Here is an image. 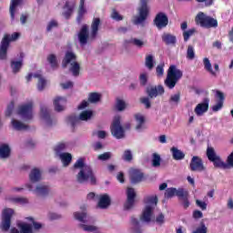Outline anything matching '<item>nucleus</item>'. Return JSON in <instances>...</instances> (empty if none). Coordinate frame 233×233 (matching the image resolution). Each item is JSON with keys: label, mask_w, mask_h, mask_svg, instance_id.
<instances>
[{"label": "nucleus", "mask_w": 233, "mask_h": 233, "mask_svg": "<svg viewBox=\"0 0 233 233\" xmlns=\"http://www.w3.org/2000/svg\"><path fill=\"white\" fill-rule=\"evenodd\" d=\"M101 26V18L94 17L91 23V32L88 30V25L84 24L77 33V37L81 46L88 44V41H96L99 27Z\"/></svg>", "instance_id": "obj_1"}, {"label": "nucleus", "mask_w": 233, "mask_h": 233, "mask_svg": "<svg viewBox=\"0 0 233 233\" xmlns=\"http://www.w3.org/2000/svg\"><path fill=\"white\" fill-rule=\"evenodd\" d=\"M74 168H81L76 176V181L78 183H86L89 179L91 185L97 184V179L96 178V175H94L92 167L90 166H86L83 158H79L74 164Z\"/></svg>", "instance_id": "obj_2"}, {"label": "nucleus", "mask_w": 233, "mask_h": 233, "mask_svg": "<svg viewBox=\"0 0 233 233\" xmlns=\"http://www.w3.org/2000/svg\"><path fill=\"white\" fill-rule=\"evenodd\" d=\"M76 61L77 56L71 51H67L62 60V68H66L70 65L69 72H71L74 77H78L81 72V65Z\"/></svg>", "instance_id": "obj_3"}, {"label": "nucleus", "mask_w": 233, "mask_h": 233, "mask_svg": "<svg viewBox=\"0 0 233 233\" xmlns=\"http://www.w3.org/2000/svg\"><path fill=\"white\" fill-rule=\"evenodd\" d=\"M164 196L167 199H170V198L177 196L179 201H181V206L183 207L184 210H187V208L190 207V200H188V190L185 188L177 189L176 187H169L166 190Z\"/></svg>", "instance_id": "obj_4"}, {"label": "nucleus", "mask_w": 233, "mask_h": 233, "mask_svg": "<svg viewBox=\"0 0 233 233\" xmlns=\"http://www.w3.org/2000/svg\"><path fill=\"white\" fill-rule=\"evenodd\" d=\"M181 77H183V71L178 69L175 65H172L167 69V75L164 81V85L169 88V90H172L176 87V85H177V82Z\"/></svg>", "instance_id": "obj_5"}, {"label": "nucleus", "mask_w": 233, "mask_h": 233, "mask_svg": "<svg viewBox=\"0 0 233 233\" xmlns=\"http://www.w3.org/2000/svg\"><path fill=\"white\" fill-rule=\"evenodd\" d=\"M146 93L148 96L140 98V103L145 105L146 108L148 109L152 106L150 99H154V97H157V96H163V94H165V87H163L162 85L150 86L146 88Z\"/></svg>", "instance_id": "obj_6"}, {"label": "nucleus", "mask_w": 233, "mask_h": 233, "mask_svg": "<svg viewBox=\"0 0 233 233\" xmlns=\"http://www.w3.org/2000/svg\"><path fill=\"white\" fill-rule=\"evenodd\" d=\"M196 25H198L202 28H218V19L207 15L203 12H199L195 17Z\"/></svg>", "instance_id": "obj_7"}, {"label": "nucleus", "mask_w": 233, "mask_h": 233, "mask_svg": "<svg viewBox=\"0 0 233 233\" xmlns=\"http://www.w3.org/2000/svg\"><path fill=\"white\" fill-rule=\"evenodd\" d=\"M19 35H21V34L17 32L13 33L11 37H10V35H4L0 44V60L1 61H5V59H6L8 56V48L10 46V42L19 39Z\"/></svg>", "instance_id": "obj_8"}, {"label": "nucleus", "mask_w": 233, "mask_h": 233, "mask_svg": "<svg viewBox=\"0 0 233 233\" xmlns=\"http://www.w3.org/2000/svg\"><path fill=\"white\" fill-rule=\"evenodd\" d=\"M206 156L208 161L213 163L215 168H222L223 170L228 169V165L221 159V157L218 156L214 147H208L207 148Z\"/></svg>", "instance_id": "obj_9"}, {"label": "nucleus", "mask_w": 233, "mask_h": 233, "mask_svg": "<svg viewBox=\"0 0 233 233\" xmlns=\"http://www.w3.org/2000/svg\"><path fill=\"white\" fill-rule=\"evenodd\" d=\"M14 216V209L5 208L2 212V221L0 224V228L3 232H8L10 227H12V217Z\"/></svg>", "instance_id": "obj_10"}, {"label": "nucleus", "mask_w": 233, "mask_h": 233, "mask_svg": "<svg viewBox=\"0 0 233 233\" xmlns=\"http://www.w3.org/2000/svg\"><path fill=\"white\" fill-rule=\"evenodd\" d=\"M93 116L94 112L90 110H85L81 112L79 117L76 115L67 116V123H70L72 128H76V126L77 123H79V121H88V119H91Z\"/></svg>", "instance_id": "obj_11"}, {"label": "nucleus", "mask_w": 233, "mask_h": 233, "mask_svg": "<svg viewBox=\"0 0 233 233\" xmlns=\"http://www.w3.org/2000/svg\"><path fill=\"white\" fill-rule=\"evenodd\" d=\"M110 128L112 136L116 139L125 137V128L121 126V116H115Z\"/></svg>", "instance_id": "obj_12"}, {"label": "nucleus", "mask_w": 233, "mask_h": 233, "mask_svg": "<svg viewBox=\"0 0 233 233\" xmlns=\"http://www.w3.org/2000/svg\"><path fill=\"white\" fill-rule=\"evenodd\" d=\"M34 108V103L29 102L25 105H22L18 107V115L23 117L25 121H30L34 117L32 110Z\"/></svg>", "instance_id": "obj_13"}, {"label": "nucleus", "mask_w": 233, "mask_h": 233, "mask_svg": "<svg viewBox=\"0 0 233 233\" xmlns=\"http://www.w3.org/2000/svg\"><path fill=\"white\" fill-rule=\"evenodd\" d=\"M189 170L191 172H205L207 167L203 164V159L198 156H194L189 163Z\"/></svg>", "instance_id": "obj_14"}, {"label": "nucleus", "mask_w": 233, "mask_h": 233, "mask_svg": "<svg viewBox=\"0 0 233 233\" xmlns=\"http://www.w3.org/2000/svg\"><path fill=\"white\" fill-rule=\"evenodd\" d=\"M148 17V5H147V0L141 1V6L139 8V15L135 19V25H141L145 23Z\"/></svg>", "instance_id": "obj_15"}, {"label": "nucleus", "mask_w": 233, "mask_h": 233, "mask_svg": "<svg viewBox=\"0 0 233 233\" xmlns=\"http://www.w3.org/2000/svg\"><path fill=\"white\" fill-rule=\"evenodd\" d=\"M129 179L132 185H137V183H141L145 179V174L141 172V169L130 168Z\"/></svg>", "instance_id": "obj_16"}, {"label": "nucleus", "mask_w": 233, "mask_h": 233, "mask_svg": "<svg viewBox=\"0 0 233 233\" xmlns=\"http://www.w3.org/2000/svg\"><path fill=\"white\" fill-rule=\"evenodd\" d=\"M136 189L134 187H127V201L124 205L125 210H130L136 203Z\"/></svg>", "instance_id": "obj_17"}, {"label": "nucleus", "mask_w": 233, "mask_h": 233, "mask_svg": "<svg viewBox=\"0 0 233 233\" xmlns=\"http://www.w3.org/2000/svg\"><path fill=\"white\" fill-rule=\"evenodd\" d=\"M32 77H35V79H38L37 82V90L39 92H43L45 90V86H46V79L43 77V75L41 74H35L29 73L28 76L25 77L27 83H30L32 81Z\"/></svg>", "instance_id": "obj_18"}, {"label": "nucleus", "mask_w": 233, "mask_h": 233, "mask_svg": "<svg viewBox=\"0 0 233 233\" xmlns=\"http://www.w3.org/2000/svg\"><path fill=\"white\" fill-rule=\"evenodd\" d=\"M154 23L159 30H161V28H167V26H168V16L167 14L160 12L156 15Z\"/></svg>", "instance_id": "obj_19"}, {"label": "nucleus", "mask_w": 233, "mask_h": 233, "mask_svg": "<svg viewBox=\"0 0 233 233\" xmlns=\"http://www.w3.org/2000/svg\"><path fill=\"white\" fill-rule=\"evenodd\" d=\"M208 105H210V99L208 97L204 98L201 103L196 106L195 114L198 116H203V114L208 112Z\"/></svg>", "instance_id": "obj_20"}, {"label": "nucleus", "mask_w": 233, "mask_h": 233, "mask_svg": "<svg viewBox=\"0 0 233 233\" xmlns=\"http://www.w3.org/2000/svg\"><path fill=\"white\" fill-rule=\"evenodd\" d=\"M154 216V207L146 206L143 210V213L140 217L141 221L145 223H150L152 221V217Z\"/></svg>", "instance_id": "obj_21"}, {"label": "nucleus", "mask_w": 233, "mask_h": 233, "mask_svg": "<svg viewBox=\"0 0 233 233\" xmlns=\"http://www.w3.org/2000/svg\"><path fill=\"white\" fill-rule=\"evenodd\" d=\"M85 14H86V7H85V0H80L76 16L77 25H81L83 23V19H85Z\"/></svg>", "instance_id": "obj_22"}, {"label": "nucleus", "mask_w": 233, "mask_h": 233, "mask_svg": "<svg viewBox=\"0 0 233 233\" xmlns=\"http://www.w3.org/2000/svg\"><path fill=\"white\" fill-rule=\"evenodd\" d=\"M66 105V98L63 96H57L54 100V106L56 112H63L65 106Z\"/></svg>", "instance_id": "obj_23"}, {"label": "nucleus", "mask_w": 233, "mask_h": 233, "mask_svg": "<svg viewBox=\"0 0 233 233\" xmlns=\"http://www.w3.org/2000/svg\"><path fill=\"white\" fill-rule=\"evenodd\" d=\"M111 203L112 200L110 199L108 194H104L100 196L97 207L98 208L106 209L108 208L109 205H111Z\"/></svg>", "instance_id": "obj_24"}, {"label": "nucleus", "mask_w": 233, "mask_h": 233, "mask_svg": "<svg viewBox=\"0 0 233 233\" xmlns=\"http://www.w3.org/2000/svg\"><path fill=\"white\" fill-rule=\"evenodd\" d=\"M162 41L171 46H176V43H177V38L176 35L170 34V33H166L162 35Z\"/></svg>", "instance_id": "obj_25"}, {"label": "nucleus", "mask_w": 233, "mask_h": 233, "mask_svg": "<svg viewBox=\"0 0 233 233\" xmlns=\"http://www.w3.org/2000/svg\"><path fill=\"white\" fill-rule=\"evenodd\" d=\"M23 57H25V54L21 53L20 54V59L19 61H11V68L13 70V74H17L21 68H23Z\"/></svg>", "instance_id": "obj_26"}, {"label": "nucleus", "mask_w": 233, "mask_h": 233, "mask_svg": "<svg viewBox=\"0 0 233 233\" xmlns=\"http://www.w3.org/2000/svg\"><path fill=\"white\" fill-rule=\"evenodd\" d=\"M40 113L42 119L46 120V123L48 127H52V117H50V111H48V108L46 106H42L40 107Z\"/></svg>", "instance_id": "obj_27"}, {"label": "nucleus", "mask_w": 233, "mask_h": 233, "mask_svg": "<svg viewBox=\"0 0 233 233\" xmlns=\"http://www.w3.org/2000/svg\"><path fill=\"white\" fill-rule=\"evenodd\" d=\"M29 179L31 183L41 181V170L37 167L33 168L29 174Z\"/></svg>", "instance_id": "obj_28"}, {"label": "nucleus", "mask_w": 233, "mask_h": 233, "mask_svg": "<svg viewBox=\"0 0 233 233\" xmlns=\"http://www.w3.org/2000/svg\"><path fill=\"white\" fill-rule=\"evenodd\" d=\"M170 152L175 161H181L182 159H185V153L179 150L177 147H171Z\"/></svg>", "instance_id": "obj_29"}, {"label": "nucleus", "mask_w": 233, "mask_h": 233, "mask_svg": "<svg viewBox=\"0 0 233 233\" xmlns=\"http://www.w3.org/2000/svg\"><path fill=\"white\" fill-rule=\"evenodd\" d=\"M75 6L76 3H70V1L66 2L64 8H67V10L63 13L66 19H70L72 14L74 13Z\"/></svg>", "instance_id": "obj_30"}, {"label": "nucleus", "mask_w": 233, "mask_h": 233, "mask_svg": "<svg viewBox=\"0 0 233 233\" xmlns=\"http://www.w3.org/2000/svg\"><path fill=\"white\" fill-rule=\"evenodd\" d=\"M35 192L36 196L40 198H46V196L50 192V187H48V186L40 185L36 187Z\"/></svg>", "instance_id": "obj_31"}, {"label": "nucleus", "mask_w": 233, "mask_h": 233, "mask_svg": "<svg viewBox=\"0 0 233 233\" xmlns=\"http://www.w3.org/2000/svg\"><path fill=\"white\" fill-rule=\"evenodd\" d=\"M204 63V68L207 72H208L213 77H218V74L214 69H212V64L210 63V60L207 57L203 59Z\"/></svg>", "instance_id": "obj_32"}, {"label": "nucleus", "mask_w": 233, "mask_h": 233, "mask_svg": "<svg viewBox=\"0 0 233 233\" xmlns=\"http://www.w3.org/2000/svg\"><path fill=\"white\" fill-rule=\"evenodd\" d=\"M0 157L5 159L10 157V147L6 144L0 146Z\"/></svg>", "instance_id": "obj_33"}, {"label": "nucleus", "mask_w": 233, "mask_h": 233, "mask_svg": "<svg viewBox=\"0 0 233 233\" xmlns=\"http://www.w3.org/2000/svg\"><path fill=\"white\" fill-rule=\"evenodd\" d=\"M60 159L64 167H68L72 163V154L70 153H62L60 154Z\"/></svg>", "instance_id": "obj_34"}, {"label": "nucleus", "mask_w": 233, "mask_h": 233, "mask_svg": "<svg viewBox=\"0 0 233 233\" xmlns=\"http://www.w3.org/2000/svg\"><path fill=\"white\" fill-rule=\"evenodd\" d=\"M135 119L137 123H138L136 126V130H141V128H143V125H145V116L137 113L135 115Z\"/></svg>", "instance_id": "obj_35"}, {"label": "nucleus", "mask_w": 233, "mask_h": 233, "mask_svg": "<svg viewBox=\"0 0 233 233\" xmlns=\"http://www.w3.org/2000/svg\"><path fill=\"white\" fill-rule=\"evenodd\" d=\"M23 0H12L10 5V15L12 21L15 19V6H18Z\"/></svg>", "instance_id": "obj_36"}, {"label": "nucleus", "mask_w": 233, "mask_h": 233, "mask_svg": "<svg viewBox=\"0 0 233 233\" xmlns=\"http://www.w3.org/2000/svg\"><path fill=\"white\" fill-rule=\"evenodd\" d=\"M18 228H20V233H34V229L30 224L20 223L18 224Z\"/></svg>", "instance_id": "obj_37"}, {"label": "nucleus", "mask_w": 233, "mask_h": 233, "mask_svg": "<svg viewBox=\"0 0 233 233\" xmlns=\"http://www.w3.org/2000/svg\"><path fill=\"white\" fill-rule=\"evenodd\" d=\"M131 224L133 226V233H143V230L141 229V226L139 225V220H137V218L132 217Z\"/></svg>", "instance_id": "obj_38"}, {"label": "nucleus", "mask_w": 233, "mask_h": 233, "mask_svg": "<svg viewBox=\"0 0 233 233\" xmlns=\"http://www.w3.org/2000/svg\"><path fill=\"white\" fill-rule=\"evenodd\" d=\"M12 125H13L15 130H28V126L25 125L21 121L13 119Z\"/></svg>", "instance_id": "obj_39"}, {"label": "nucleus", "mask_w": 233, "mask_h": 233, "mask_svg": "<svg viewBox=\"0 0 233 233\" xmlns=\"http://www.w3.org/2000/svg\"><path fill=\"white\" fill-rule=\"evenodd\" d=\"M101 101V94L99 93H89L88 95V102L89 103H99Z\"/></svg>", "instance_id": "obj_40"}, {"label": "nucleus", "mask_w": 233, "mask_h": 233, "mask_svg": "<svg viewBox=\"0 0 233 233\" xmlns=\"http://www.w3.org/2000/svg\"><path fill=\"white\" fill-rule=\"evenodd\" d=\"M47 61L49 63V65L51 66V68H53L54 70H56V68H57L58 64H57V56H56V55L51 54L47 56Z\"/></svg>", "instance_id": "obj_41"}, {"label": "nucleus", "mask_w": 233, "mask_h": 233, "mask_svg": "<svg viewBox=\"0 0 233 233\" xmlns=\"http://www.w3.org/2000/svg\"><path fill=\"white\" fill-rule=\"evenodd\" d=\"M75 219L77 221H80V223H88V220H86V212H75L74 213Z\"/></svg>", "instance_id": "obj_42"}, {"label": "nucleus", "mask_w": 233, "mask_h": 233, "mask_svg": "<svg viewBox=\"0 0 233 233\" xmlns=\"http://www.w3.org/2000/svg\"><path fill=\"white\" fill-rule=\"evenodd\" d=\"M116 110H118V112H123V110H125V108H127V103H125V100H123L119 97H116Z\"/></svg>", "instance_id": "obj_43"}, {"label": "nucleus", "mask_w": 233, "mask_h": 233, "mask_svg": "<svg viewBox=\"0 0 233 233\" xmlns=\"http://www.w3.org/2000/svg\"><path fill=\"white\" fill-rule=\"evenodd\" d=\"M196 34V28H191L188 29L187 31H184L183 32V37H184V41L185 43H187V41H188V39H190V37H192V35H194Z\"/></svg>", "instance_id": "obj_44"}, {"label": "nucleus", "mask_w": 233, "mask_h": 233, "mask_svg": "<svg viewBox=\"0 0 233 233\" xmlns=\"http://www.w3.org/2000/svg\"><path fill=\"white\" fill-rule=\"evenodd\" d=\"M146 66L148 70H152V68H154V56L148 55L146 56Z\"/></svg>", "instance_id": "obj_45"}, {"label": "nucleus", "mask_w": 233, "mask_h": 233, "mask_svg": "<svg viewBox=\"0 0 233 233\" xmlns=\"http://www.w3.org/2000/svg\"><path fill=\"white\" fill-rule=\"evenodd\" d=\"M152 167H161V156H159L157 153L153 154Z\"/></svg>", "instance_id": "obj_46"}, {"label": "nucleus", "mask_w": 233, "mask_h": 233, "mask_svg": "<svg viewBox=\"0 0 233 233\" xmlns=\"http://www.w3.org/2000/svg\"><path fill=\"white\" fill-rule=\"evenodd\" d=\"M79 228H83L85 232H96L97 230V227L86 224H79Z\"/></svg>", "instance_id": "obj_47"}, {"label": "nucleus", "mask_w": 233, "mask_h": 233, "mask_svg": "<svg viewBox=\"0 0 233 233\" xmlns=\"http://www.w3.org/2000/svg\"><path fill=\"white\" fill-rule=\"evenodd\" d=\"M145 203L146 205H154L156 207V205H157V196L147 197L145 198Z\"/></svg>", "instance_id": "obj_48"}, {"label": "nucleus", "mask_w": 233, "mask_h": 233, "mask_svg": "<svg viewBox=\"0 0 233 233\" xmlns=\"http://www.w3.org/2000/svg\"><path fill=\"white\" fill-rule=\"evenodd\" d=\"M122 159H124V161H127V163H130V161H132V159H134V157L132 156V151H130L129 149L125 150L124 154L122 156Z\"/></svg>", "instance_id": "obj_49"}, {"label": "nucleus", "mask_w": 233, "mask_h": 233, "mask_svg": "<svg viewBox=\"0 0 233 233\" xmlns=\"http://www.w3.org/2000/svg\"><path fill=\"white\" fill-rule=\"evenodd\" d=\"M138 79L140 81L141 86H147V83H148V74L147 73L140 74Z\"/></svg>", "instance_id": "obj_50"}, {"label": "nucleus", "mask_w": 233, "mask_h": 233, "mask_svg": "<svg viewBox=\"0 0 233 233\" xmlns=\"http://www.w3.org/2000/svg\"><path fill=\"white\" fill-rule=\"evenodd\" d=\"M129 43L134 45L135 46H137V48H143L145 46V42L143 40L137 39V38H132Z\"/></svg>", "instance_id": "obj_51"}, {"label": "nucleus", "mask_w": 233, "mask_h": 233, "mask_svg": "<svg viewBox=\"0 0 233 233\" xmlns=\"http://www.w3.org/2000/svg\"><path fill=\"white\" fill-rule=\"evenodd\" d=\"M208 231V228L205 225V222L201 221L200 226L197 228V229L193 231V233H207Z\"/></svg>", "instance_id": "obj_52"}, {"label": "nucleus", "mask_w": 233, "mask_h": 233, "mask_svg": "<svg viewBox=\"0 0 233 233\" xmlns=\"http://www.w3.org/2000/svg\"><path fill=\"white\" fill-rule=\"evenodd\" d=\"M112 157V153L110 152H105L103 154L98 155L97 159L99 161H108Z\"/></svg>", "instance_id": "obj_53"}, {"label": "nucleus", "mask_w": 233, "mask_h": 233, "mask_svg": "<svg viewBox=\"0 0 233 233\" xmlns=\"http://www.w3.org/2000/svg\"><path fill=\"white\" fill-rule=\"evenodd\" d=\"M157 77H163L165 74V64H160L156 68Z\"/></svg>", "instance_id": "obj_54"}, {"label": "nucleus", "mask_w": 233, "mask_h": 233, "mask_svg": "<svg viewBox=\"0 0 233 233\" xmlns=\"http://www.w3.org/2000/svg\"><path fill=\"white\" fill-rule=\"evenodd\" d=\"M187 57L190 60L196 57V53L194 52V46H188L187 50Z\"/></svg>", "instance_id": "obj_55"}, {"label": "nucleus", "mask_w": 233, "mask_h": 233, "mask_svg": "<svg viewBox=\"0 0 233 233\" xmlns=\"http://www.w3.org/2000/svg\"><path fill=\"white\" fill-rule=\"evenodd\" d=\"M28 221H31L33 223V227L35 230H40V228H43V224L36 222L34 220V218L29 217L27 218Z\"/></svg>", "instance_id": "obj_56"}, {"label": "nucleus", "mask_w": 233, "mask_h": 233, "mask_svg": "<svg viewBox=\"0 0 233 233\" xmlns=\"http://www.w3.org/2000/svg\"><path fill=\"white\" fill-rule=\"evenodd\" d=\"M14 101H11L10 104L7 106V108L5 110V116L6 117H10V116H12V112H14Z\"/></svg>", "instance_id": "obj_57"}, {"label": "nucleus", "mask_w": 233, "mask_h": 233, "mask_svg": "<svg viewBox=\"0 0 233 233\" xmlns=\"http://www.w3.org/2000/svg\"><path fill=\"white\" fill-rule=\"evenodd\" d=\"M223 105H225V103L217 101V104L211 107V110L213 112H219V110L223 108Z\"/></svg>", "instance_id": "obj_58"}, {"label": "nucleus", "mask_w": 233, "mask_h": 233, "mask_svg": "<svg viewBox=\"0 0 233 233\" xmlns=\"http://www.w3.org/2000/svg\"><path fill=\"white\" fill-rule=\"evenodd\" d=\"M216 97L218 99V101L220 103H225V94L219 90L216 91Z\"/></svg>", "instance_id": "obj_59"}, {"label": "nucleus", "mask_w": 233, "mask_h": 233, "mask_svg": "<svg viewBox=\"0 0 233 233\" xmlns=\"http://www.w3.org/2000/svg\"><path fill=\"white\" fill-rule=\"evenodd\" d=\"M169 101L171 103H178L179 101H181V94L177 93L171 96Z\"/></svg>", "instance_id": "obj_60"}, {"label": "nucleus", "mask_w": 233, "mask_h": 233, "mask_svg": "<svg viewBox=\"0 0 233 233\" xmlns=\"http://www.w3.org/2000/svg\"><path fill=\"white\" fill-rule=\"evenodd\" d=\"M60 86H62V88L64 90H68V88H73L74 87V82L72 81H67L66 83H62L60 84Z\"/></svg>", "instance_id": "obj_61"}, {"label": "nucleus", "mask_w": 233, "mask_h": 233, "mask_svg": "<svg viewBox=\"0 0 233 233\" xmlns=\"http://www.w3.org/2000/svg\"><path fill=\"white\" fill-rule=\"evenodd\" d=\"M52 28H57V22L56 20L49 22L46 27L47 32H50Z\"/></svg>", "instance_id": "obj_62"}, {"label": "nucleus", "mask_w": 233, "mask_h": 233, "mask_svg": "<svg viewBox=\"0 0 233 233\" xmlns=\"http://www.w3.org/2000/svg\"><path fill=\"white\" fill-rule=\"evenodd\" d=\"M196 205L201 208V210H207V204L205 201H201L199 199L196 200Z\"/></svg>", "instance_id": "obj_63"}, {"label": "nucleus", "mask_w": 233, "mask_h": 233, "mask_svg": "<svg viewBox=\"0 0 233 233\" xmlns=\"http://www.w3.org/2000/svg\"><path fill=\"white\" fill-rule=\"evenodd\" d=\"M193 218L194 219H201L203 218V212L196 209L193 211Z\"/></svg>", "instance_id": "obj_64"}]
</instances>
